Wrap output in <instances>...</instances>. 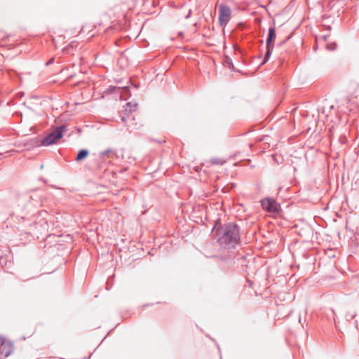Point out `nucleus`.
I'll return each instance as SVG.
<instances>
[{"mask_svg": "<svg viewBox=\"0 0 359 359\" xmlns=\"http://www.w3.org/2000/svg\"><path fill=\"white\" fill-rule=\"evenodd\" d=\"M219 238L221 245L233 247L240 240L238 228L236 224H229L221 232Z\"/></svg>", "mask_w": 359, "mask_h": 359, "instance_id": "obj_1", "label": "nucleus"}, {"mask_svg": "<svg viewBox=\"0 0 359 359\" xmlns=\"http://www.w3.org/2000/svg\"><path fill=\"white\" fill-rule=\"evenodd\" d=\"M65 130V126H62L56 129L41 140V144L44 146H49L57 142L60 139L62 138L63 132Z\"/></svg>", "mask_w": 359, "mask_h": 359, "instance_id": "obj_2", "label": "nucleus"}, {"mask_svg": "<svg viewBox=\"0 0 359 359\" xmlns=\"http://www.w3.org/2000/svg\"><path fill=\"white\" fill-rule=\"evenodd\" d=\"M231 11L227 6L221 4L219 6V22L221 26H225L231 18Z\"/></svg>", "mask_w": 359, "mask_h": 359, "instance_id": "obj_3", "label": "nucleus"}, {"mask_svg": "<svg viewBox=\"0 0 359 359\" xmlns=\"http://www.w3.org/2000/svg\"><path fill=\"white\" fill-rule=\"evenodd\" d=\"M262 208L269 212H278L280 205L273 198H266L261 201Z\"/></svg>", "mask_w": 359, "mask_h": 359, "instance_id": "obj_4", "label": "nucleus"}, {"mask_svg": "<svg viewBox=\"0 0 359 359\" xmlns=\"http://www.w3.org/2000/svg\"><path fill=\"white\" fill-rule=\"evenodd\" d=\"M276 39V31L274 27H271L269 30V36L266 41V48H267V52L266 53L265 59L264 62H266L268 60L270 53H271V43Z\"/></svg>", "mask_w": 359, "mask_h": 359, "instance_id": "obj_5", "label": "nucleus"}, {"mask_svg": "<svg viewBox=\"0 0 359 359\" xmlns=\"http://www.w3.org/2000/svg\"><path fill=\"white\" fill-rule=\"evenodd\" d=\"M14 351L13 344L6 340L1 339V354L5 357L9 356Z\"/></svg>", "mask_w": 359, "mask_h": 359, "instance_id": "obj_6", "label": "nucleus"}, {"mask_svg": "<svg viewBox=\"0 0 359 359\" xmlns=\"http://www.w3.org/2000/svg\"><path fill=\"white\" fill-rule=\"evenodd\" d=\"M127 124V126L131 130H137L142 126L140 121H137L134 117H127L126 119H123Z\"/></svg>", "mask_w": 359, "mask_h": 359, "instance_id": "obj_7", "label": "nucleus"}, {"mask_svg": "<svg viewBox=\"0 0 359 359\" xmlns=\"http://www.w3.org/2000/svg\"><path fill=\"white\" fill-rule=\"evenodd\" d=\"M89 154V152L86 149H82L81 150L76 156V161H81L86 158Z\"/></svg>", "mask_w": 359, "mask_h": 359, "instance_id": "obj_8", "label": "nucleus"}, {"mask_svg": "<svg viewBox=\"0 0 359 359\" xmlns=\"http://www.w3.org/2000/svg\"><path fill=\"white\" fill-rule=\"evenodd\" d=\"M226 162V161L222 158L216 157L213 158L210 160V163L212 165H222Z\"/></svg>", "mask_w": 359, "mask_h": 359, "instance_id": "obj_9", "label": "nucleus"}, {"mask_svg": "<svg viewBox=\"0 0 359 359\" xmlns=\"http://www.w3.org/2000/svg\"><path fill=\"white\" fill-rule=\"evenodd\" d=\"M111 152H112V151H111V149H108V150H107V151H102V152L101 153V155H102V156L108 155V154H110V153H111Z\"/></svg>", "mask_w": 359, "mask_h": 359, "instance_id": "obj_10", "label": "nucleus"}, {"mask_svg": "<svg viewBox=\"0 0 359 359\" xmlns=\"http://www.w3.org/2000/svg\"><path fill=\"white\" fill-rule=\"evenodd\" d=\"M191 11L189 10V12H188V14L186 16L187 18H189L190 16H191Z\"/></svg>", "mask_w": 359, "mask_h": 359, "instance_id": "obj_11", "label": "nucleus"}, {"mask_svg": "<svg viewBox=\"0 0 359 359\" xmlns=\"http://www.w3.org/2000/svg\"><path fill=\"white\" fill-rule=\"evenodd\" d=\"M13 151V150H11V151ZM10 152H11V151H8H8H5L3 154H8V153H10Z\"/></svg>", "mask_w": 359, "mask_h": 359, "instance_id": "obj_12", "label": "nucleus"}]
</instances>
